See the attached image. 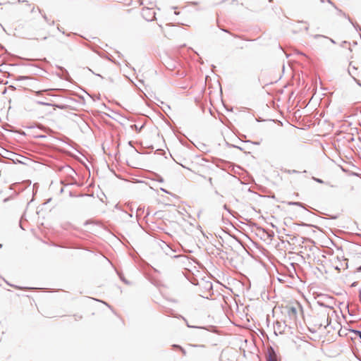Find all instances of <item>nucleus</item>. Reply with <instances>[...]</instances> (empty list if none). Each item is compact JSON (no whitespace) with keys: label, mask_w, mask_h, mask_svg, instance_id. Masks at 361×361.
Returning <instances> with one entry per match:
<instances>
[{"label":"nucleus","mask_w":361,"mask_h":361,"mask_svg":"<svg viewBox=\"0 0 361 361\" xmlns=\"http://www.w3.org/2000/svg\"><path fill=\"white\" fill-rule=\"evenodd\" d=\"M0 27L9 35H13L22 38H27L30 37L25 24H5L4 26L2 24H0Z\"/></svg>","instance_id":"nucleus-1"},{"label":"nucleus","mask_w":361,"mask_h":361,"mask_svg":"<svg viewBox=\"0 0 361 361\" xmlns=\"http://www.w3.org/2000/svg\"><path fill=\"white\" fill-rule=\"evenodd\" d=\"M142 15L145 19V20L148 22H151L157 20L155 17V12L153 9L146 8L142 9Z\"/></svg>","instance_id":"nucleus-2"},{"label":"nucleus","mask_w":361,"mask_h":361,"mask_svg":"<svg viewBox=\"0 0 361 361\" xmlns=\"http://www.w3.org/2000/svg\"><path fill=\"white\" fill-rule=\"evenodd\" d=\"M267 361H276V354L274 349L272 347L268 348V355Z\"/></svg>","instance_id":"nucleus-3"},{"label":"nucleus","mask_w":361,"mask_h":361,"mask_svg":"<svg viewBox=\"0 0 361 361\" xmlns=\"http://www.w3.org/2000/svg\"><path fill=\"white\" fill-rule=\"evenodd\" d=\"M52 100L50 98H45L44 100L37 101V104L43 106H53L51 104Z\"/></svg>","instance_id":"nucleus-4"},{"label":"nucleus","mask_w":361,"mask_h":361,"mask_svg":"<svg viewBox=\"0 0 361 361\" xmlns=\"http://www.w3.org/2000/svg\"><path fill=\"white\" fill-rule=\"evenodd\" d=\"M320 317H321L322 319H326V322H325V323H324V324L321 323V324H320V326H324L325 328H326V326H328L329 325L330 322H331L329 320V314H325V313H321V314H320Z\"/></svg>","instance_id":"nucleus-5"},{"label":"nucleus","mask_w":361,"mask_h":361,"mask_svg":"<svg viewBox=\"0 0 361 361\" xmlns=\"http://www.w3.org/2000/svg\"><path fill=\"white\" fill-rule=\"evenodd\" d=\"M288 314L290 317H296V314H297V310L295 307H291L289 308L288 310Z\"/></svg>","instance_id":"nucleus-6"},{"label":"nucleus","mask_w":361,"mask_h":361,"mask_svg":"<svg viewBox=\"0 0 361 361\" xmlns=\"http://www.w3.org/2000/svg\"><path fill=\"white\" fill-rule=\"evenodd\" d=\"M314 37V38H317V37H322V38H324V39H328V40H329L332 44H336V42H335L333 39H331V38H328V37H325V36H324V35H315Z\"/></svg>","instance_id":"nucleus-7"},{"label":"nucleus","mask_w":361,"mask_h":361,"mask_svg":"<svg viewBox=\"0 0 361 361\" xmlns=\"http://www.w3.org/2000/svg\"><path fill=\"white\" fill-rule=\"evenodd\" d=\"M159 27L160 28V30L164 32V35L166 37H170L171 36V31H167L166 32L164 30V27L161 25H159Z\"/></svg>","instance_id":"nucleus-8"},{"label":"nucleus","mask_w":361,"mask_h":361,"mask_svg":"<svg viewBox=\"0 0 361 361\" xmlns=\"http://www.w3.org/2000/svg\"><path fill=\"white\" fill-rule=\"evenodd\" d=\"M352 332L355 336L361 340V331L360 330H352Z\"/></svg>","instance_id":"nucleus-9"},{"label":"nucleus","mask_w":361,"mask_h":361,"mask_svg":"<svg viewBox=\"0 0 361 361\" xmlns=\"http://www.w3.org/2000/svg\"><path fill=\"white\" fill-rule=\"evenodd\" d=\"M287 204L288 205H297L300 207H302V204L300 202H288Z\"/></svg>","instance_id":"nucleus-10"},{"label":"nucleus","mask_w":361,"mask_h":361,"mask_svg":"<svg viewBox=\"0 0 361 361\" xmlns=\"http://www.w3.org/2000/svg\"><path fill=\"white\" fill-rule=\"evenodd\" d=\"M284 171H285L286 173H289V174H290V173H298V171H296V170H289V169H286Z\"/></svg>","instance_id":"nucleus-11"},{"label":"nucleus","mask_w":361,"mask_h":361,"mask_svg":"<svg viewBox=\"0 0 361 361\" xmlns=\"http://www.w3.org/2000/svg\"><path fill=\"white\" fill-rule=\"evenodd\" d=\"M312 179L319 183H324V181L320 178L312 177Z\"/></svg>","instance_id":"nucleus-12"},{"label":"nucleus","mask_w":361,"mask_h":361,"mask_svg":"<svg viewBox=\"0 0 361 361\" xmlns=\"http://www.w3.org/2000/svg\"><path fill=\"white\" fill-rule=\"evenodd\" d=\"M175 24H169V23H166V26L169 29V30H172L173 29V26Z\"/></svg>","instance_id":"nucleus-13"},{"label":"nucleus","mask_w":361,"mask_h":361,"mask_svg":"<svg viewBox=\"0 0 361 361\" xmlns=\"http://www.w3.org/2000/svg\"><path fill=\"white\" fill-rule=\"evenodd\" d=\"M56 25V29H57L59 31L61 32V28L59 27V24H52V25ZM62 33H63V34H64V33H65V32H64L63 30H62Z\"/></svg>","instance_id":"nucleus-14"},{"label":"nucleus","mask_w":361,"mask_h":361,"mask_svg":"<svg viewBox=\"0 0 361 361\" xmlns=\"http://www.w3.org/2000/svg\"><path fill=\"white\" fill-rule=\"evenodd\" d=\"M174 347L179 348L182 350V352H183L184 354H185V350H184L183 348H182L180 346L175 345H174Z\"/></svg>","instance_id":"nucleus-15"},{"label":"nucleus","mask_w":361,"mask_h":361,"mask_svg":"<svg viewBox=\"0 0 361 361\" xmlns=\"http://www.w3.org/2000/svg\"><path fill=\"white\" fill-rule=\"evenodd\" d=\"M208 181H209V184L212 186L213 185L212 178H209Z\"/></svg>","instance_id":"nucleus-16"},{"label":"nucleus","mask_w":361,"mask_h":361,"mask_svg":"<svg viewBox=\"0 0 361 361\" xmlns=\"http://www.w3.org/2000/svg\"><path fill=\"white\" fill-rule=\"evenodd\" d=\"M356 272H361V265L356 269Z\"/></svg>","instance_id":"nucleus-17"},{"label":"nucleus","mask_w":361,"mask_h":361,"mask_svg":"<svg viewBox=\"0 0 361 361\" xmlns=\"http://www.w3.org/2000/svg\"><path fill=\"white\" fill-rule=\"evenodd\" d=\"M348 42L346 41H344L342 42V44H341V47H344L345 44H347Z\"/></svg>","instance_id":"nucleus-18"},{"label":"nucleus","mask_w":361,"mask_h":361,"mask_svg":"<svg viewBox=\"0 0 361 361\" xmlns=\"http://www.w3.org/2000/svg\"><path fill=\"white\" fill-rule=\"evenodd\" d=\"M47 92V90L39 91V92H37V95L41 94H42V92Z\"/></svg>","instance_id":"nucleus-19"},{"label":"nucleus","mask_w":361,"mask_h":361,"mask_svg":"<svg viewBox=\"0 0 361 361\" xmlns=\"http://www.w3.org/2000/svg\"><path fill=\"white\" fill-rule=\"evenodd\" d=\"M356 286V282H354L351 286Z\"/></svg>","instance_id":"nucleus-20"},{"label":"nucleus","mask_w":361,"mask_h":361,"mask_svg":"<svg viewBox=\"0 0 361 361\" xmlns=\"http://www.w3.org/2000/svg\"><path fill=\"white\" fill-rule=\"evenodd\" d=\"M348 72H349V74H350V75H352V72H351V71H350V70H348Z\"/></svg>","instance_id":"nucleus-21"},{"label":"nucleus","mask_w":361,"mask_h":361,"mask_svg":"<svg viewBox=\"0 0 361 361\" xmlns=\"http://www.w3.org/2000/svg\"><path fill=\"white\" fill-rule=\"evenodd\" d=\"M224 207L225 209H227V206L226 204L224 205Z\"/></svg>","instance_id":"nucleus-22"},{"label":"nucleus","mask_w":361,"mask_h":361,"mask_svg":"<svg viewBox=\"0 0 361 361\" xmlns=\"http://www.w3.org/2000/svg\"><path fill=\"white\" fill-rule=\"evenodd\" d=\"M255 145H259V142H253Z\"/></svg>","instance_id":"nucleus-23"},{"label":"nucleus","mask_w":361,"mask_h":361,"mask_svg":"<svg viewBox=\"0 0 361 361\" xmlns=\"http://www.w3.org/2000/svg\"><path fill=\"white\" fill-rule=\"evenodd\" d=\"M318 303H319V305H324L322 303H321V302H319Z\"/></svg>","instance_id":"nucleus-24"},{"label":"nucleus","mask_w":361,"mask_h":361,"mask_svg":"<svg viewBox=\"0 0 361 361\" xmlns=\"http://www.w3.org/2000/svg\"><path fill=\"white\" fill-rule=\"evenodd\" d=\"M34 9H35V7H32V12H33Z\"/></svg>","instance_id":"nucleus-25"},{"label":"nucleus","mask_w":361,"mask_h":361,"mask_svg":"<svg viewBox=\"0 0 361 361\" xmlns=\"http://www.w3.org/2000/svg\"><path fill=\"white\" fill-rule=\"evenodd\" d=\"M133 126L135 127V129H137V127L136 126V125H134Z\"/></svg>","instance_id":"nucleus-26"},{"label":"nucleus","mask_w":361,"mask_h":361,"mask_svg":"<svg viewBox=\"0 0 361 361\" xmlns=\"http://www.w3.org/2000/svg\"><path fill=\"white\" fill-rule=\"evenodd\" d=\"M133 126L135 127V129H137V127L136 126V125H134Z\"/></svg>","instance_id":"nucleus-27"},{"label":"nucleus","mask_w":361,"mask_h":361,"mask_svg":"<svg viewBox=\"0 0 361 361\" xmlns=\"http://www.w3.org/2000/svg\"><path fill=\"white\" fill-rule=\"evenodd\" d=\"M1 247H2V244H0V248H1Z\"/></svg>","instance_id":"nucleus-28"}]
</instances>
